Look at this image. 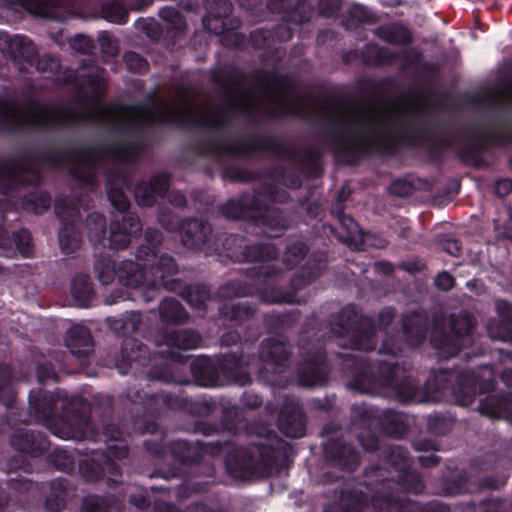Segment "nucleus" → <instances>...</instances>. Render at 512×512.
I'll return each mask as SVG.
<instances>
[{"mask_svg":"<svg viewBox=\"0 0 512 512\" xmlns=\"http://www.w3.org/2000/svg\"><path fill=\"white\" fill-rule=\"evenodd\" d=\"M266 100L283 113L330 121L336 129V149L352 156L389 147L408 117L422 108L420 99L410 94L389 102L364 104L306 98L296 95L283 78L273 79L267 87Z\"/></svg>","mask_w":512,"mask_h":512,"instance_id":"nucleus-1","label":"nucleus"},{"mask_svg":"<svg viewBox=\"0 0 512 512\" xmlns=\"http://www.w3.org/2000/svg\"><path fill=\"white\" fill-rule=\"evenodd\" d=\"M98 278L103 284H109L117 276L119 282L132 288L154 290L160 287L172 289L166 278L177 272L174 260L166 255L158 257L148 246H141L136 254V261H123L115 266L98 261L95 266Z\"/></svg>","mask_w":512,"mask_h":512,"instance_id":"nucleus-2","label":"nucleus"},{"mask_svg":"<svg viewBox=\"0 0 512 512\" xmlns=\"http://www.w3.org/2000/svg\"><path fill=\"white\" fill-rule=\"evenodd\" d=\"M390 462L396 473V481L383 480L381 489L372 498L370 505L361 495L346 512H369L370 509L375 512H415V504L401 499L392 501L390 490L392 484H396L399 488L419 493L423 490V484L418 476L409 470V460L404 449L394 448L390 454Z\"/></svg>","mask_w":512,"mask_h":512,"instance_id":"nucleus-3","label":"nucleus"},{"mask_svg":"<svg viewBox=\"0 0 512 512\" xmlns=\"http://www.w3.org/2000/svg\"><path fill=\"white\" fill-rule=\"evenodd\" d=\"M66 404L67 398L63 392L46 395L38 391L30 396L31 413L37 420L45 422L48 429L59 438L81 440L94 437L89 418L85 414L56 417L59 408L66 410Z\"/></svg>","mask_w":512,"mask_h":512,"instance_id":"nucleus-4","label":"nucleus"},{"mask_svg":"<svg viewBox=\"0 0 512 512\" xmlns=\"http://www.w3.org/2000/svg\"><path fill=\"white\" fill-rule=\"evenodd\" d=\"M139 154L135 144H124L109 148L78 150L70 155L71 174L85 184H92L100 163L108 161H133Z\"/></svg>","mask_w":512,"mask_h":512,"instance_id":"nucleus-5","label":"nucleus"},{"mask_svg":"<svg viewBox=\"0 0 512 512\" xmlns=\"http://www.w3.org/2000/svg\"><path fill=\"white\" fill-rule=\"evenodd\" d=\"M337 326L339 328L333 327V331L340 337L350 336L352 349L372 350L374 348V329L370 327L369 319L359 317L354 307L348 306L343 309Z\"/></svg>","mask_w":512,"mask_h":512,"instance_id":"nucleus-6","label":"nucleus"},{"mask_svg":"<svg viewBox=\"0 0 512 512\" xmlns=\"http://www.w3.org/2000/svg\"><path fill=\"white\" fill-rule=\"evenodd\" d=\"M450 327L452 335H438L439 331L435 329L431 338L433 347L439 350V356L442 358H449L458 354L464 336L469 334L474 327V321L466 314L460 315L458 318L451 317Z\"/></svg>","mask_w":512,"mask_h":512,"instance_id":"nucleus-7","label":"nucleus"},{"mask_svg":"<svg viewBox=\"0 0 512 512\" xmlns=\"http://www.w3.org/2000/svg\"><path fill=\"white\" fill-rule=\"evenodd\" d=\"M494 372L491 367H484L480 377L473 374H462L457 377V384L453 387L452 394L457 404L461 406L470 405L477 393V386L480 391H490L493 388Z\"/></svg>","mask_w":512,"mask_h":512,"instance_id":"nucleus-8","label":"nucleus"},{"mask_svg":"<svg viewBox=\"0 0 512 512\" xmlns=\"http://www.w3.org/2000/svg\"><path fill=\"white\" fill-rule=\"evenodd\" d=\"M11 5H19L29 13L42 17L62 19L66 13L74 11V0H6Z\"/></svg>","mask_w":512,"mask_h":512,"instance_id":"nucleus-9","label":"nucleus"},{"mask_svg":"<svg viewBox=\"0 0 512 512\" xmlns=\"http://www.w3.org/2000/svg\"><path fill=\"white\" fill-rule=\"evenodd\" d=\"M56 214L65 222L64 227L59 233V244L64 254H71L80 247L81 238L74 225L69 224V219H74L78 215L77 208L73 206L66 207L64 203L58 202L55 206Z\"/></svg>","mask_w":512,"mask_h":512,"instance_id":"nucleus-10","label":"nucleus"},{"mask_svg":"<svg viewBox=\"0 0 512 512\" xmlns=\"http://www.w3.org/2000/svg\"><path fill=\"white\" fill-rule=\"evenodd\" d=\"M140 231L141 224L136 216L131 214L123 216L122 222L114 220L110 224V244L115 249H123Z\"/></svg>","mask_w":512,"mask_h":512,"instance_id":"nucleus-11","label":"nucleus"},{"mask_svg":"<svg viewBox=\"0 0 512 512\" xmlns=\"http://www.w3.org/2000/svg\"><path fill=\"white\" fill-rule=\"evenodd\" d=\"M168 186L167 175L154 176L149 183L142 182L136 187L135 199L140 206H151L167 191Z\"/></svg>","mask_w":512,"mask_h":512,"instance_id":"nucleus-12","label":"nucleus"},{"mask_svg":"<svg viewBox=\"0 0 512 512\" xmlns=\"http://www.w3.org/2000/svg\"><path fill=\"white\" fill-rule=\"evenodd\" d=\"M379 374L383 379H379L377 381L387 386H394L397 391V395L402 402H409L414 400L417 386L414 385L411 381H407L404 384L398 386L395 381L399 376V368L394 363L382 364L379 368Z\"/></svg>","mask_w":512,"mask_h":512,"instance_id":"nucleus-13","label":"nucleus"},{"mask_svg":"<svg viewBox=\"0 0 512 512\" xmlns=\"http://www.w3.org/2000/svg\"><path fill=\"white\" fill-rule=\"evenodd\" d=\"M496 308L500 320H493L488 324V333L492 339L510 341L512 340V306L504 301H497Z\"/></svg>","mask_w":512,"mask_h":512,"instance_id":"nucleus-14","label":"nucleus"},{"mask_svg":"<svg viewBox=\"0 0 512 512\" xmlns=\"http://www.w3.org/2000/svg\"><path fill=\"white\" fill-rule=\"evenodd\" d=\"M181 241L184 246L196 249L201 247L211 233V227L208 223L193 219L182 224Z\"/></svg>","mask_w":512,"mask_h":512,"instance_id":"nucleus-15","label":"nucleus"},{"mask_svg":"<svg viewBox=\"0 0 512 512\" xmlns=\"http://www.w3.org/2000/svg\"><path fill=\"white\" fill-rule=\"evenodd\" d=\"M66 346L77 357L89 355L93 350L90 331L82 325L71 327L67 332Z\"/></svg>","mask_w":512,"mask_h":512,"instance_id":"nucleus-16","label":"nucleus"},{"mask_svg":"<svg viewBox=\"0 0 512 512\" xmlns=\"http://www.w3.org/2000/svg\"><path fill=\"white\" fill-rule=\"evenodd\" d=\"M261 357L266 362V369L272 366L274 372L280 371L279 368L288 357V349L281 338H271L263 342L261 347Z\"/></svg>","mask_w":512,"mask_h":512,"instance_id":"nucleus-17","label":"nucleus"},{"mask_svg":"<svg viewBox=\"0 0 512 512\" xmlns=\"http://www.w3.org/2000/svg\"><path fill=\"white\" fill-rule=\"evenodd\" d=\"M12 446L33 456L45 451L48 447L46 438L40 434L28 431H17L11 439Z\"/></svg>","mask_w":512,"mask_h":512,"instance_id":"nucleus-18","label":"nucleus"},{"mask_svg":"<svg viewBox=\"0 0 512 512\" xmlns=\"http://www.w3.org/2000/svg\"><path fill=\"white\" fill-rule=\"evenodd\" d=\"M201 342L200 336L190 330L175 329L166 333L164 344L170 349L169 354L176 356L174 349L190 350L195 349Z\"/></svg>","mask_w":512,"mask_h":512,"instance_id":"nucleus-19","label":"nucleus"},{"mask_svg":"<svg viewBox=\"0 0 512 512\" xmlns=\"http://www.w3.org/2000/svg\"><path fill=\"white\" fill-rule=\"evenodd\" d=\"M278 426L289 437H302L305 433V421L299 407L293 406L289 414L282 411L278 419Z\"/></svg>","mask_w":512,"mask_h":512,"instance_id":"nucleus-20","label":"nucleus"},{"mask_svg":"<svg viewBox=\"0 0 512 512\" xmlns=\"http://www.w3.org/2000/svg\"><path fill=\"white\" fill-rule=\"evenodd\" d=\"M403 327L408 343L417 346L425 337L426 319L422 314L414 313L406 316Z\"/></svg>","mask_w":512,"mask_h":512,"instance_id":"nucleus-21","label":"nucleus"},{"mask_svg":"<svg viewBox=\"0 0 512 512\" xmlns=\"http://www.w3.org/2000/svg\"><path fill=\"white\" fill-rule=\"evenodd\" d=\"M227 108L231 112L252 113L256 109L254 97L247 91L237 89L229 98Z\"/></svg>","mask_w":512,"mask_h":512,"instance_id":"nucleus-22","label":"nucleus"},{"mask_svg":"<svg viewBox=\"0 0 512 512\" xmlns=\"http://www.w3.org/2000/svg\"><path fill=\"white\" fill-rule=\"evenodd\" d=\"M160 314L166 322H181L187 318L186 312L175 299H165L160 305Z\"/></svg>","mask_w":512,"mask_h":512,"instance_id":"nucleus-23","label":"nucleus"},{"mask_svg":"<svg viewBox=\"0 0 512 512\" xmlns=\"http://www.w3.org/2000/svg\"><path fill=\"white\" fill-rule=\"evenodd\" d=\"M480 412L488 417L497 418L508 411L505 398L489 396L480 403Z\"/></svg>","mask_w":512,"mask_h":512,"instance_id":"nucleus-24","label":"nucleus"},{"mask_svg":"<svg viewBox=\"0 0 512 512\" xmlns=\"http://www.w3.org/2000/svg\"><path fill=\"white\" fill-rule=\"evenodd\" d=\"M86 225L88 228V237L92 243H101L105 235V219L99 213H93L88 216Z\"/></svg>","mask_w":512,"mask_h":512,"instance_id":"nucleus-25","label":"nucleus"},{"mask_svg":"<svg viewBox=\"0 0 512 512\" xmlns=\"http://www.w3.org/2000/svg\"><path fill=\"white\" fill-rule=\"evenodd\" d=\"M311 373H300V382L305 386H315L324 382L326 374L322 363V356H317L315 362L310 363Z\"/></svg>","mask_w":512,"mask_h":512,"instance_id":"nucleus-26","label":"nucleus"},{"mask_svg":"<svg viewBox=\"0 0 512 512\" xmlns=\"http://www.w3.org/2000/svg\"><path fill=\"white\" fill-rule=\"evenodd\" d=\"M378 34L387 42L400 43L409 41V34L406 28L400 25H387L379 28Z\"/></svg>","mask_w":512,"mask_h":512,"instance_id":"nucleus-27","label":"nucleus"},{"mask_svg":"<svg viewBox=\"0 0 512 512\" xmlns=\"http://www.w3.org/2000/svg\"><path fill=\"white\" fill-rule=\"evenodd\" d=\"M103 17L114 23H124L127 20L128 12L122 3L118 1L106 3L102 8Z\"/></svg>","mask_w":512,"mask_h":512,"instance_id":"nucleus-28","label":"nucleus"},{"mask_svg":"<svg viewBox=\"0 0 512 512\" xmlns=\"http://www.w3.org/2000/svg\"><path fill=\"white\" fill-rule=\"evenodd\" d=\"M276 248L271 244L254 246L248 249L246 255L247 260L250 261H269L277 256Z\"/></svg>","mask_w":512,"mask_h":512,"instance_id":"nucleus-29","label":"nucleus"},{"mask_svg":"<svg viewBox=\"0 0 512 512\" xmlns=\"http://www.w3.org/2000/svg\"><path fill=\"white\" fill-rule=\"evenodd\" d=\"M92 288L89 278L86 275H81L74 279L72 284V294L75 299L85 302L90 299Z\"/></svg>","mask_w":512,"mask_h":512,"instance_id":"nucleus-30","label":"nucleus"},{"mask_svg":"<svg viewBox=\"0 0 512 512\" xmlns=\"http://www.w3.org/2000/svg\"><path fill=\"white\" fill-rule=\"evenodd\" d=\"M108 460L105 462V466L101 467L102 472H105L106 470H109L111 474L117 473V467L112 462L113 459H122L125 458L128 454V450L126 446L123 443H117L115 445H109L108 446Z\"/></svg>","mask_w":512,"mask_h":512,"instance_id":"nucleus-31","label":"nucleus"},{"mask_svg":"<svg viewBox=\"0 0 512 512\" xmlns=\"http://www.w3.org/2000/svg\"><path fill=\"white\" fill-rule=\"evenodd\" d=\"M160 16L165 20L172 29L182 31L186 27V23L181 14L172 7H165L160 11Z\"/></svg>","mask_w":512,"mask_h":512,"instance_id":"nucleus-32","label":"nucleus"},{"mask_svg":"<svg viewBox=\"0 0 512 512\" xmlns=\"http://www.w3.org/2000/svg\"><path fill=\"white\" fill-rule=\"evenodd\" d=\"M83 512H112V508L104 498L88 496L82 505Z\"/></svg>","mask_w":512,"mask_h":512,"instance_id":"nucleus-33","label":"nucleus"},{"mask_svg":"<svg viewBox=\"0 0 512 512\" xmlns=\"http://www.w3.org/2000/svg\"><path fill=\"white\" fill-rule=\"evenodd\" d=\"M13 243L17 250L25 257H29L32 253L31 235L26 230H21L13 235Z\"/></svg>","mask_w":512,"mask_h":512,"instance_id":"nucleus-34","label":"nucleus"},{"mask_svg":"<svg viewBox=\"0 0 512 512\" xmlns=\"http://www.w3.org/2000/svg\"><path fill=\"white\" fill-rule=\"evenodd\" d=\"M209 291L205 287H196L189 291L187 301L190 305L200 308L209 300Z\"/></svg>","mask_w":512,"mask_h":512,"instance_id":"nucleus-35","label":"nucleus"},{"mask_svg":"<svg viewBox=\"0 0 512 512\" xmlns=\"http://www.w3.org/2000/svg\"><path fill=\"white\" fill-rule=\"evenodd\" d=\"M53 498L49 497L45 501V509L47 512H58L64 508V497L62 489L55 488Z\"/></svg>","mask_w":512,"mask_h":512,"instance_id":"nucleus-36","label":"nucleus"},{"mask_svg":"<svg viewBox=\"0 0 512 512\" xmlns=\"http://www.w3.org/2000/svg\"><path fill=\"white\" fill-rule=\"evenodd\" d=\"M306 249L304 244L297 243L288 248L285 253V261L288 263V266H293L298 263L305 255Z\"/></svg>","mask_w":512,"mask_h":512,"instance_id":"nucleus-37","label":"nucleus"},{"mask_svg":"<svg viewBox=\"0 0 512 512\" xmlns=\"http://www.w3.org/2000/svg\"><path fill=\"white\" fill-rule=\"evenodd\" d=\"M108 197L111 204L119 211H125L129 207V201L125 194L118 189L110 188Z\"/></svg>","mask_w":512,"mask_h":512,"instance_id":"nucleus-38","label":"nucleus"},{"mask_svg":"<svg viewBox=\"0 0 512 512\" xmlns=\"http://www.w3.org/2000/svg\"><path fill=\"white\" fill-rule=\"evenodd\" d=\"M127 67L132 71H145L148 63L145 59L134 52H128L124 56Z\"/></svg>","mask_w":512,"mask_h":512,"instance_id":"nucleus-39","label":"nucleus"},{"mask_svg":"<svg viewBox=\"0 0 512 512\" xmlns=\"http://www.w3.org/2000/svg\"><path fill=\"white\" fill-rule=\"evenodd\" d=\"M263 223L267 226L265 233L269 237H277L286 228L285 221L278 215L276 219L265 218Z\"/></svg>","mask_w":512,"mask_h":512,"instance_id":"nucleus-40","label":"nucleus"},{"mask_svg":"<svg viewBox=\"0 0 512 512\" xmlns=\"http://www.w3.org/2000/svg\"><path fill=\"white\" fill-rule=\"evenodd\" d=\"M100 48L108 56H115L118 53L117 42L108 34H102L99 37Z\"/></svg>","mask_w":512,"mask_h":512,"instance_id":"nucleus-41","label":"nucleus"},{"mask_svg":"<svg viewBox=\"0 0 512 512\" xmlns=\"http://www.w3.org/2000/svg\"><path fill=\"white\" fill-rule=\"evenodd\" d=\"M71 47L81 53H88L92 49V40L84 35H77L70 41Z\"/></svg>","mask_w":512,"mask_h":512,"instance_id":"nucleus-42","label":"nucleus"},{"mask_svg":"<svg viewBox=\"0 0 512 512\" xmlns=\"http://www.w3.org/2000/svg\"><path fill=\"white\" fill-rule=\"evenodd\" d=\"M489 101L495 104L512 103V84L507 85L503 89L493 93Z\"/></svg>","mask_w":512,"mask_h":512,"instance_id":"nucleus-43","label":"nucleus"},{"mask_svg":"<svg viewBox=\"0 0 512 512\" xmlns=\"http://www.w3.org/2000/svg\"><path fill=\"white\" fill-rule=\"evenodd\" d=\"M349 15L355 22H365L369 20V13L366 8L359 4H354L349 9Z\"/></svg>","mask_w":512,"mask_h":512,"instance_id":"nucleus-44","label":"nucleus"},{"mask_svg":"<svg viewBox=\"0 0 512 512\" xmlns=\"http://www.w3.org/2000/svg\"><path fill=\"white\" fill-rule=\"evenodd\" d=\"M341 8L340 0H321L320 11L323 15L330 17Z\"/></svg>","mask_w":512,"mask_h":512,"instance_id":"nucleus-45","label":"nucleus"},{"mask_svg":"<svg viewBox=\"0 0 512 512\" xmlns=\"http://www.w3.org/2000/svg\"><path fill=\"white\" fill-rule=\"evenodd\" d=\"M59 67L60 65L58 59L51 56L43 57L37 63V69L43 72L47 70H49L50 72H55L59 69Z\"/></svg>","mask_w":512,"mask_h":512,"instance_id":"nucleus-46","label":"nucleus"},{"mask_svg":"<svg viewBox=\"0 0 512 512\" xmlns=\"http://www.w3.org/2000/svg\"><path fill=\"white\" fill-rule=\"evenodd\" d=\"M229 375L235 383L241 386L251 382L250 373L246 370L243 371L239 366L235 367V369H232L229 372Z\"/></svg>","mask_w":512,"mask_h":512,"instance_id":"nucleus-47","label":"nucleus"},{"mask_svg":"<svg viewBox=\"0 0 512 512\" xmlns=\"http://www.w3.org/2000/svg\"><path fill=\"white\" fill-rule=\"evenodd\" d=\"M11 47H20L23 49L22 52H20L21 54H24V53H32L34 48H33V45L31 43V41L25 37V36H20V35H17L15 36L12 40H11Z\"/></svg>","mask_w":512,"mask_h":512,"instance_id":"nucleus-48","label":"nucleus"},{"mask_svg":"<svg viewBox=\"0 0 512 512\" xmlns=\"http://www.w3.org/2000/svg\"><path fill=\"white\" fill-rule=\"evenodd\" d=\"M436 286L444 291L450 290L454 286V278L447 272H442L435 279Z\"/></svg>","mask_w":512,"mask_h":512,"instance_id":"nucleus-49","label":"nucleus"},{"mask_svg":"<svg viewBox=\"0 0 512 512\" xmlns=\"http://www.w3.org/2000/svg\"><path fill=\"white\" fill-rule=\"evenodd\" d=\"M223 212L228 218H240L243 216L242 208L239 203L235 201L228 202L225 205Z\"/></svg>","mask_w":512,"mask_h":512,"instance_id":"nucleus-50","label":"nucleus"},{"mask_svg":"<svg viewBox=\"0 0 512 512\" xmlns=\"http://www.w3.org/2000/svg\"><path fill=\"white\" fill-rule=\"evenodd\" d=\"M37 377L39 382H44L47 379H54L56 377L55 371L50 364L41 365L37 368Z\"/></svg>","mask_w":512,"mask_h":512,"instance_id":"nucleus-51","label":"nucleus"},{"mask_svg":"<svg viewBox=\"0 0 512 512\" xmlns=\"http://www.w3.org/2000/svg\"><path fill=\"white\" fill-rule=\"evenodd\" d=\"M512 191V181L510 179H501L496 182L495 192L499 196H505Z\"/></svg>","mask_w":512,"mask_h":512,"instance_id":"nucleus-52","label":"nucleus"},{"mask_svg":"<svg viewBox=\"0 0 512 512\" xmlns=\"http://www.w3.org/2000/svg\"><path fill=\"white\" fill-rule=\"evenodd\" d=\"M391 190L395 194L406 196L411 191V185L405 181L398 180L392 184Z\"/></svg>","mask_w":512,"mask_h":512,"instance_id":"nucleus-53","label":"nucleus"},{"mask_svg":"<svg viewBox=\"0 0 512 512\" xmlns=\"http://www.w3.org/2000/svg\"><path fill=\"white\" fill-rule=\"evenodd\" d=\"M131 503L135 505L139 510L144 511L148 508V502L145 491H140L136 495L131 496Z\"/></svg>","mask_w":512,"mask_h":512,"instance_id":"nucleus-54","label":"nucleus"},{"mask_svg":"<svg viewBox=\"0 0 512 512\" xmlns=\"http://www.w3.org/2000/svg\"><path fill=\"white\" fill-rule=\"evenodd\" d=\"M394 315H395V313H394L393 309H391V308L384 309L379 314V327L380 328L386 327L392 321V319L394 318Z\"/></svg>","mask_w":512,"mask_h":512,"instance_id":"nucleus-55","label":"nucleus"},{"mask_svg":"<svg viewBox=\"0 0 512 512\" xmlns=\"http://www.w3.org/2000/svg\"><path fill=\"white\" fill-rule=\"evenodd\" d=\"M345 452L348 453V459L343 461V465L346 466L349 470H351L352 466L357 465V463H358V455L350 447H344L343 454Z\"/></svg>","mask_w":512,"mask_h":512,"instance_id":"nucleus-56","label":"nucleus"},{"mask_svg":"<svg viewBox=\"0 0 512 512\" xmlns=\"http://www.w3.org/2000/svg\"><path fill=\"white\" fill-rule=\"evenodd\" d=\"M140 322V315L138 313L132 312L127 321L124 322L125 328L131 329L132 331L137 329V325Z\"/></svg>","mask_w":512,"mask_h":512,"instance_id":"nucleus-57","label":"nucleus"},{"mask_svg":"<svg viewBox=\"0 0 512 512\" xmlns=\"http://www.w3.org/2000/svg\"><path fill=\"white\" fill-rule=\"evenodd\" d=\"M168 199L172 204L179 207L184 206L186 203L184 195L179 192H170L168 194Z\"/></svg>","mask_w":512,"mask_h":512,"instance_id":"nucleus-58","label":"nucleus"},{"mask_svg":"<svg viewBox=\"0 0 512 512\" xmlns=\"http://www.w3.org/2000/svg\"><path fill=\"white\" fill-rule=\"evenodd\" d=\"M32 488L33 484L26 480H18L12 486V489L20 492H29Z\"/></svg>","mask_w":512,"mask_h":512,"instance_id":"nucleus-59","label":"nucleus"},{"mask_svg":"<svg viewBox=\"0 0 512 512\" xmlns=\"http://www.w3.org/2000/svg\"><path fill=\"white\" fill-rule=\"evenodd\" d=\"M340 222L343 226L347 227L349 233L356 234L358 231V225L353 221V219L343 216L340 219Z\"/></svg>","mask_w":512,"mask_h":512,"instance_id":"nucleus-60","label":"nucleus"},{"mask_svg":"<svg viewBox=\"0 0 512 512\" xmlns=\"http://www.w3.org/2000/svg\"><path fill=\"white\" fill-rule=\"evenodd\" d=\"M445 250L451 255H458L460 252V247L456 240H449L446 243Z\"/></svg>","mask_w":512,"mask_h":512,"instance_id":"nucleus-61","label":"nucleus"},{"mask_svg":"<svg viewBox=\"0 0 512 512\" xmlns=\"http://www.w3.org/2000/svg\"><path fill=\"white\" fill-rule=\"evenodd\" d=\"M234 308V311H233V317L235 318H240L242 316H248L250 314H252V310L248 307H242L241 305H238L236 307H233Z\"/></svg>","mask_w":512,"mask_h":512,"instance_id":"nucleus-62","label":"nucleus"},{"mask_svg":"<svg viewBox=\"0 0 512 512\" xmlns=\"http://www.w3.org/2000/svg\"><path fill=\"white\" fill-rule=\"evenodd\" d=\"M133 9L141 10L151 4L152 0H126Z\"/></svg>","mask_w":512,"mask_h":512,"instance_id":"nucleus-63","label":"nucleus"},{"mask_svg":"<svg viewBox=\"0 0 512 512\" xmlns=\"http://www.w3.org/2000/svg\"><path fill=\"white\" fill-rule=\"evenodd\" d=\"M146 238L150 244H154L160 242L161 235L158 231H147Z\"/></svg>","mask_w":512,"mask_h":512,"instance_id":"nucleus-64","label":"nucleus"}]
</instances>
